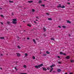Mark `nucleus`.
Wrapping results in <instances>:
<instances>
[{"instance_id": "17", "label": "nucleus", "mask_w": 74, "mask_h": 74, "mask_svg": "<svg viewBox=\"0 0 74 74\" xmlns=\"http://www.w3.org/2000/svg\"><path fill=\"white\" fill-rule=\"evenodd\" d=\"M50 40H53V41H55V39H54V38H50Z\"/></svg>"}, {"instance_id": "55", "label": "nucleus", "mask_w": 74, "mask_h": 74, "mask_svg": "<svg viewBox=\"0 0 74 74\" xmlns=\"http://www.w3.org/2000/svg\"><path fill=\"white\" fill-rule=\"evenodd\" d=\"M36 21H38V20H37V19L36 20Z\"/></svg>"}, {"instance_id": "46", "label": "nucleus", "mask_w": 74, "mask_h": 74, "mask_svg": "<svg viewBox=\"0 0 74 74\" xmlns=\"http://www.w3.org/2000/svg\"><path fill=\"white\" fill-rule=\"evenodd\" d=\"M30 38L29 37L27 38V40H29Z\"/></svg>"}, {"instance_id": "61", "label": "nucleus", "mask_w": 74, "mask_h": 74, "mask_svg": "<svg viewBox=\"0 0 74 74\" xmlns=\"http://www.w3.org/2000/svg\"><path fill=\"white\" fill-rule=\"evenodd\" d=\"M18 40H19V39H18Z\"/></svg>"}, {"instance_id": "18", "label": "nucleus", "mask_w": 74, "mask_h": 74, "mask_svg": "<svg viewBox=\"0 0 74 74\" xmlns=\"http://www.w3.org/2000/svg\"><path fill=\"white\" fill-rule=\"evenodd\" d=\"M23 67H24V68H25V69H26V67H27V66H26V65H24L23 66Z\"/></svg>"}, {"instance_id": "2", "label": "nucleus", "mask_w": 74, "mask_h": 74, "mask_svg": "<svg viewBox=\"0 0 74 74\" xmlns=\"http://www.w3.org/2000/svg\"><path fill=\"white\" fill-rule=\"evenodd\" d=\"M16 54L17 55V56L18 57H19V56H21V54H20L19 53H16Z\"/></svg>"}, {"instance_id": "34", "label": "nucleus", "mask_w": 74, "mask_h": 74, "mask_svg": "<svg viewBox=\"0 0 74 74\" xmlns=\"http://www.w3.org/2000/svg\"><path fill=\"white\" fill-rule=\"evenodd\" d=\"M21 74H27L26 73H20Z\"/></svg>"}, {"instance_id": "40", "label": "nucleus", "mask_w": 74, "mask_h": 74, "mask_svg": "<svg viewBox=\"0 0 74 74\" xmlns=\"http://www.w3.org/2000/svg\"><path fill=\"white\" fill-rule=\"evenodd\" d=\"M15 70H18V69H16V67H15Z\"/></svg>"}, {"instance_id": "47", "label": "nucleus", "mask_w": 74, "mask_h": 74, "mask_svg": "<svg viewBox=\"0 0 74 74\" xmlns=\"http://www.w3.org/2000/svg\"><path fill=\"white\" fill-rule=\"evenodd\" d=\"M1 24L2 25H3V23H2V22H1Z\"/></svg>"}, {"instance_id": "54", "label": "nucleus", "mask_w": 74, "mask_h": 74, "mask_svg": "<svg viewBox=\"0 0 74 74\" xmlns=\"http://www.w3.org/2000/svg\"><path fill=\"white\" fill-rule=\"evenodd\" d=\"M2 9V8H0V10H1Z\"/></svg>"}, {"instance_id": "12", "label": "nucleus", "mask_w": 74, "mask_h": 74, "mask_svg": "<svg viewBox=\"0 0 74 74\" xmlns=\"http://www.w3.org/2000/svg\"><path fill=\"white\" fill-rule=\"evenodd\" d=\"M57 8H59V7H60V8H62L61 6V4H59V5L57 6Z\"/></svg>"}, {"instance_id": "45", "label": "nucleus", "mask_w": 74, "mask_h": 74, "mask_svg": "<svg viewBox=\"0 0 74 74\" xmlns=\"http://www.w3.org/2000/svg\"><path fill=\"white\" fill-rule=\"evenodd\" d=\"M36 18H37V19H39V18H38V16H36Z\"/></svg>"}, {"instance_id": "48", "label": "nucleus", "mask_w": 74, "mask_h": 74, "mask_svg": "<svg viewBox=\"0 0 74 74\" xmlns=\"http://www.w3.org/2000/svg\"><path fill=\"white\" fill-rule=\"evenodd\" d=\"M68 4H70V3H68Z\"/></svg>"}, {"instance_id": "26", "label": "nucleus", "mask_w": 74, "mask_h": 74, "mask_svg": "<svg viewBox=\"0 0 74 74\" xmlns=\"http://www.w3.org/2000/svg\"><path fill=\"white\" fill-rule=\"evenodd\" d=\"M1 17H2V18H4V15H3L2 14H1Z\"/></svg>"}, {"instance_id": "15", "label": "nucleus", "mask_w": 74, "mask_h": 74, "mask_svg": "<svg viewBox=\"0 0 74 74\" xmlns=\"http://www.w3.org/2000/svg\"><path fill=\"white\" fill-rule=\"evenodd\" d=\"M28 3H33V1H28Z\"/></svg>"}, {"instance_id": "50", "label": "nucleus", "mask_w": 74, "mask_h": 74, "mask_svg": "<svg viewBox=\"0 0 74 74\" xmlns=\"http://www.w3.org/2000/svg\"><path fill=\"white\" fill-rule=\"evenodd\" d=\"M1 56H3V54H1Z\"/></svg>"}, {"instance_id": "8", "label": "nucleus", "mask_w": 74, "mask_h": 74, "mask_svg": "<svg viewBox=\"0 0 74 74\" xmlns=\"http://www.w3.org/2000/svg\"><path fill=\"white\" fill-rule=\"evenodd\" d=\"M12 23H13V24H14V25H15V24H16L17 23L16 21H12Z\"/></svg>"}, {"instance_id": "43", "label": "nucleus", "mask_w": 74, "mask_h": 74, "mask_svg": "<svg viewBox=\"0 0 74 74\" xmlns=\"http://www.w3.org/2000/svg\"><path fill=\"white\" fill-rule=\"evenodd\" d=\"M34 22L35 23V24H37V23L36 22V21H34Z\"/></svg>"}, {"instance_id": "32", "label": "nucleus", "mask_w": 74, "mask_h": 74, "mask_svg": "<svg viewBox=\"0 0 74 74\" xmlns=\"http://www.w3.org/2000/svg\"><path fill=\"white\" fill-rule=\"evenodd\" d=\"M17 47H18V48L19 49H21V47H20V46H17Z\"/></svg>"}, {"instance_id": "49", "label": "nucleus", "mask_w": 74, "mask_h": 74, "mask_svg": "<svg viewBox=\"0 0 74 74\" xmlns=\"http://www.w3.org/2000/svg\"><path fill=\"white\" fill-rule=\"evenodd\" d=\"M71 35H70V34H69V36H70Z\"/></svg>"}, {"instance_id": "3", "label": "nucleus", "mask_w": 74, "mask_h": 74, "mask_svg": "<svg viewBox=\"0 0 74 74\" xmlns=\"http://www.w3.org/2000/svg\"><path fill=\"white\" fill-rule=\"evenodd\" d=\"M55 64H53L50 66V68H52V67H55Z\"/></svg>"}, {"instance_id": "19", "label": "nucleus", "mask_w": 74, "mask_h": 74, "mask_svg": "<svg viewBox=\"0 0 74 74\" xmlns=\"http://www.w3.org/2000/svg\"><path fill=\"white\" fill-rule=\"evenodd\" d=\"M33 41L34 42V43H35V44H36V40L34 39H33Z\"/></svg>"}, {"instance_id": "56", "label": "nucleus", "mask_w": 74, "mask_h": 74, "mask_svg": "<svg viewBox=\"0 0 74 74\" xmlns=\"http://www.w3.org/2000/svg\"><path fill=\"white\" fill-rule=\"evenodd\" d=\"M65 74H67V73H66Z\"/></svg>"}, {"instance_id": "52", "label": "nucleus", "mask_w": 74, "mask_h": 74, "mask_svg": "<svg viewBox=\"0 0 74 74\" xmlns=\"http://www.w3.org/2000/svg\"><path fill=\"white\" fill-rule=\"evenodd\" d=\"M53 73H55V71H53Z\"/></svg>"}, {"instance_id": "31", "label": "nucleus", "mask_w": 74, "mask_h": 74, "mask_svg": "<svg viewBox=\"0 0 74 74\" xmlns=\"http://www.w3.org/2000/svg\"><path fill=\"white\" fill-rule=\"evenodd\" d=\"M10 22L8 21L7 22V23L8 25H9V24H10Z\"/></svg>"}, {"instance_id": "10", "label": "nucleus", "mask_w": 74, "mask_h": 74, "mask_svg": "<svg viewBox=\"0 0 74 74\" xmlns=\"http://www.w3.org/2000/svg\"><path fill=\"white\" fill-rule=\"evenodd\" d=\"M57 71L58 72H60L61 71V69H57Z\"/></svg>"}, {"instance_id": "9", "label": "nucleus", "mask_w": 74, "mask_h": 74, "mask_svg": "<svg viewBox=\"0 0 74 74\" xmlns=\"http://www.w3.org/2000/svg\"><path fill=\"white\" fill-rule=\"evenodd\" d=\"M13 21L15 22V21H17V20H16V18H14L12 19Z\"/></svg>"}, {"instance_id": "51", "label": "nucleus", "mask_w": 74, "mask_h": 74, "mask_svg": "<svg viewBox=\"0 0 74 74\" xmlns=\"http://www.w3.org/2000/svg\"><path fill=\"white\" fill-rule=\"evenodd\" d=\"M23 22H24V23H25V21H23Z\"/></svg>"}, {"instance_id": "1", "label": "nucleus", "mask_w": 74, "mask_h": 74, "mask_svg": "<svg viewBox=\"0 0 74 74\" xmlns=\"http://www.w3.org/2000/svg\"><path fill=\"white\" fill-rule=\"evenodd\" d=\"M42 66H43V64H41L38 66H36L35 67L36 69H38V68H40Z\"/></svg>"}, {"instance_id": "44", "label": "nucleus", "mask_w": 74, "mask_h": 74, "mask_svg": "<svg viewBox=\"0 0 74 74\" xmlns=\"http://www.w3.org/2000/svg\"><path fill=\"white\" fill-rule=\"evenodd\" d=\"M14 15V13H12V15L13 16V15Z\"/></svg>"}, {"instance_id": "6", "label": "nucleus", "mask_w": 74, "mask_h": 74, "mask_svg": "<svg viewBox=\"0 0 74 74\" xmlns=\"http://www.w3.org/2000/svg\"><path fill=\"white\" fill-rule=\"evenodd\" d=\"M66 59H70V56H67L65 58Z\"/></svg>"}, {"instance_id": "53", "label": "nucleus", "mask_w": 74, "mask_h": 74, "mask_svg": "<svg viewBox=\"0 0 74 74\" xmlns=\"http://www.w3.org/2000/svg\"><path fill=\"white\" fill-rule=\"evenodd\" d=\"M69 74H73V73H70Z\"/></svg>"}, {"instance_id": "36", "label": "nucleus", "mask_w": 74, "mask_h": 74, "mask_svg": "<svg viewBox=\"0 0 74 74\" xmlns=\"http://www.w3.org/2000/svg\"><path fill=\"white\" fill-rule=\"evenodd\" d=\"M58 63L59 64H61V63H62V62L59 61V62H58Z\"/></svg>"}, {"instance_id": "41", "label": "nucleus", "mask_w": 74, "mask_h": 74, "mask_svg": "<svg viewBox=\"0 0 74 74\" xmlns=\"http://www.w3.org/2000/svg\"><path fill=\"white\" fill-rule=\"evenodd\" d=\"M47 70H50V68H49V67H48V68H47Z\"/></svg>"}, {"instance_id": "16", "label": "nucleus", "mask_w": 74, "mask_h": 74, "mask_svg": "<svg viewBox=\"0 0 74 74\" xmlns=\"http://www.w3.org/2000/svg\"><path fill=\"white\" fill-rule=\"evenodd\" d=\"M46 53L47 54H49L50 52H49L48 51H47L46 52Z\"/></svg>"}, {"instance_id": "5", "label": "nucleus", "mask_w": 74, "mask_h": 74, "mask_svg": "<svg viewBox=\"0 0 74 74\" xmlns=\"http://www.w3.org/2000/svg\"><path fill=\"white\" fill-rule=\"evenodd\" d=\"M53 70V68H51L50 69V70L49 71V72L51 73V72H52V70Z\"/></svg>"}, {"instance_id": "28", "label": "nucleus", "mask_w": 74, "mask_h": 74, "mask_svg": "<svg viewBox=\"0 0 74 74\" xmlns=\"http://www.w3.org/2000/svg\"><path fill=\"white\" fill-rule=\"evenodd\" d=\"M71 62H74V61L73 60H71Z\"/></svg>"}, {"instance_id": "39", "label": "nucleus", "mask_w": 74, "mask_h": 74, "mask_svg": "<svg viewBox=\"0 0 74 74\" xmlns=\"http://www.w3.org/2000/svg\"><path fill=\"white\" fill-rule=\"evenodd\" d=\"M63 55L65 56H66V53H63Z\"/></svg>"}, {"instance_id": "57", "label": "nucleus", "mask_w": 74, "mask_h": 74, "mask_svg": "<svg viewBox=\"0 0 74 74\" xmlns=\"http://www.w3.org/2000/svg\"><path fill=\"white\" fill-rule=\"evenodd\" d=\"M17 38H19V37L18 36Z\"/></svg>"}, {"instance_id": "24", "label": "nucleus", "mask_w": 74, "mask_h": 74, "mask_svg": "<svg viewBox=\"0 0 74 74\" xmlns=\"http://www.w3.org/2000/svg\"><path fill=\"white\" fill-rule=\"evenodd\" d=\"M60 55H63V52H60Z\"/></svg>"}, {"instance_id": "11", "label": "nucleus", "mask_w": 74, "mask_h": 74, "mask_svg": "<svg viewBox=\"0 0 74 74\" xmlns=\"http://www.w3.org/2000/svg\"><path fill=\"white\" fill-rule=\"evenodd\" d=\"M66 22L67 23H71V21H69V20H67Z\"/></svg>"}, {"instance_id": "59", "label": "nucleus", "mask_w": 74, "mask_h": 74, "mask_svg": "<svg viewBox=\"0 0 74 74\" xmlns=\"http://www.w3.org/2000/svg\"><path fill=\"white\" fill-rule=\"evenodd\" d=\"M68 1H70V0H68Z\"/></svg>"}, {"instance_id": "27", "label": "nucleus", "mask_w": 74, "mask_h": 74, "mask_svg": "<svg viewBox=\"0 0 74 74\" xmlns=\"http://www.w3.org/2000/svg\"><path fill=\"white\" fill-rule=\"evenodd\" d=\"M47 56V54H44L43 55V56Z\"/></svg>"}, {"instance_id": "35", "label": "nucleus", "mask_w": 74, "mask_h": 74, "mask_svg": "<svg viewBox=\"0 0 74 74\" xmlns=\"http://www.w3.org/2000/svg\"><path fill=\"white\" fill-rule=\"evenodd\" d=\"M9 2L10 3H13V1H9Z\"/></svg>"}, {"instance_id": "23", "label": "nucleus", "mask_w": 74, "mask_h": 74, "mask_svg": "<svg viewBox=\"0 0 74 74\" xmlns=\"http://www.w3.org/2000/svg\"><path fill=\"white\" fill-rule=\"evenodd\" d=\"M32 12H35V10H34V9H32Z\"/></svg>"}, {"instance_id": "42", "label": "nucleus", "mask_w": 74, "mask_h": 74, "mask_svg": "<svg viewBox=\"0 0 74 74\" xmlns=\"http://www.w3.org/2000/svg\"><path fill=\"white\" fill-rule=\"evenodd\" d=\"M58 27H59V28H61V26H58Z\"/></svg>"}, {"instance_id": "13", "label": "nucleus", "mask_w": 74, "mask_h": 74, "mask_svg": "<svg viewBox=\"0 0 74 74\" xmlns=\"http://www.w3.org/2000/svg\"><path fill=\"white\" fill-rule=\"evenodd\" d=\"M24 55H25V57H27L28 56V54L27 53H25Z\"/></svg>"}, {"instance_id": "7", "label": "nucleus", "mask_w": 74, "mask_h": 74, "mask_svg": "<svg viewBox=\"0 0 74 74\" xmlns=\"http://www.w3.org/2000/svg\"><path fill=\"white\" fill-rule=\"evenodd\" d=\"M42 3V1L41 0H39L38 1V3H39V4H40V3Z\"/></svg>"}, {"instance_id": "37", "label": "nucleus", "mask_w": 74, "mask_h": 74, "mask_svg": "<svg viewBox=\"0 0 74 74\" xmlns=\"http://www.w3.org/2000/svg\"><path fill=\"white\" fill-rule=\"evenodd\" d=\"M46 14L47 15H49V13H47Z\"/></svg>"}, {"instance_id": "4", "label": "nucleus", "mask_w": 74, "mask_h": 74, "mask_svg": "<svg viewBox=\"0 0 74 74\" xmlns=\"http://www.w3.org/2000/svg\"><path fill=\"white\" fill-rule=\"evenodd\" d=\"M42 69H43V70L44 71H47V69H46L44 67L42 68Z\"/></svg>"}, {"instance_id": "38", "label": "nucleus", "mask_w": 74, "mask_h": 74, "mask_svg": "<svg viewBox=\"0 0 74 74\" xmlns=\"http://www.w3.org/2000/svg\"><path fill=\"white\" fill-rule=\"evenodd\" d=\"M57 57L59 59H60V56H57Z\"/></svg>"}, {"instance_id": "33", "label": "nucleus", "mask_w": 74, "mask_h": 74, "mask_svg": "<svg viewBox=\"0 0 74 74\" xmlns=\"http://www.w3.org/2000/svg\"><path fill=\"white\" fill-rule=\"evenodd\" d=\"M32 58H33V59H35V57H34V56H33L32 57Z\"/></svg>"}, {"instance_id": "14", "label": "nucleus", "mask_w": 74, "mask_h": 74, "mask_svg": "<svg viewBox=\"0 0 74 74\" xmlns=\"http://www.w3.org/2000/svg\"><path fill=\"white\" fill-rule=\"evenodd\" d=\"M48 20H49V21H52V18H48Z\"/></svg>"}, {"instance_id": "22", "label": "nucleus", "mask_w": 74, "mask_h": 74, "mask_svg": "<svg viewBox=\"0 0 74 74\" xmlns=\"http://www.w3.org/2000/svg\"><path fill=\"white\" fill-rule=\"evenodd\" d=\"M43 29L44 31V32L46 31V29H45V27H44L43 28Z\"/></svg>"}, {"instance_id": "30", "label": "nucleus", "mask_w": 74, "mask_h": 74, "mask_svg": "<svg viewBox=\"0 0 74 74\" xmlns=\"http://www.w3.org/2000/svg\"><path fill=\"white\" fill-rule=\"evenodd\" d=\"M61 8H65V6L64 5H62V7H61Z\"/></svg>"}, {"instance_id": "25", "label": "nucleus", "mask_w": 74, "mask_h": 74, "mask_svg": "<svg viewBox=\"0 0 74 74\" xmlns=\"http://www.w3.org/2000/svg\"><path fill=\"white\" fill-rule=\"evenodd\" d=\"M40 6H41V7H42L43 6V7H45V5H44V4L42 5H40Z\"/></svg>"}, {"instance_id": "58", "label": "nucleus", "mask_w": 74, "mask_h": 74, "mask_svg": "<svg viewBox=\"0 0 74 74\" xmlns=\"http://www.w3.org/2000/svg\"><path fill=\"white\" fill-rule=\"evenodd\" d=\"M24 31L25 32H26V31L24 30Z\"/></svg>"}, {"instance_id": "21", "label": "nucleus", "mask_w": 74, "mask_h": 74, "mask_svg": "<svg viewBox=\"0 0 74 74\" xmlns=\"http://www.w3.org/2000/svg\"><path fill=\"white\" fill-rule=\"evenodd\" d=\"M62 27L64 28V29H65V28H66V26H62Z\"/></svg>"}, {"instance_id": "20", "label": "nucleus", "mask_w": 74, "mask_h": 74, "mask_svg": "<svg viewBox=\"0 0 74 74\" xmlns=\"http://www.w3.org/2000/svg\"><path fill=\"white\" fill-rule=\"evenodd\" d=\"M27 26H29V27H31V25H30V24H27Z\"/></svg>"}, {"instance_id": "60", "label": "nucleus", "mask_w": 74, "mask_h": 74, "mask_svg": "<svg viewBox=\"0 0 74 74\" xmlns=\"http://www.w3.org/2000/svg\"><path fill=\"white\" fill-rule=\"evenodd\" d=\"M44 0L45 1H46V0Z\"/></svg>"}, {"instance_id": "29", "label": "nucleus", "mask_w": 74, "mask_h": 74, "mask_svg": "<svg viewBox=\"0 0 74 74\" xmlns=\"http://www.w3.org/2000/svg\"><path fill=\"white\" fill-rule=\"evenodd\" d=\"M4 37H0V39H4Z\"/></svg>"}]
</instances>
